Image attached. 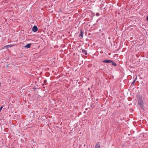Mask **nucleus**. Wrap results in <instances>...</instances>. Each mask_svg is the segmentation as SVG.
Returning a JSON list of instances; mask_svg holds the SVG:
<instances>
[{
  "mask_svg": "<svg viewBox=\"0 0 148 148\" xmlns=\"http://www.w3.org/2000/svg\"><path fill=\"white\" fill-rule=\"evenodd\" d=\"M110 63L114 66H116V64L112 60L111 61V62H110Z\"/></svg>",
  "mask_w": 148,
  "mask_h": 148,
  "instance_id": "5",
  "label": "nucleus"
},
{
  "mask_svg": "<svg viewBox=\"0 0 148 148\" xmlns=\"http://www.w3.org/2000/svg\"><path fill=\"white\" fill-rule=\"evenodd\" d=\"M137 79V77H136L135 79L134 80V81L132 82V84H134L135 83V82H136V80Z\"/></svg>",
  "mask_w": 148,
  "mask_h": 148,
  "instance_id": "9",
  "label": "nucleus"
},
{
  "mask_svg": "<svg viewBox=\"0 0 148 148\" xmlns=\"http://www.w3.org/2000/svg\"><path fill=\"white\" fill-rule=\"evenodd\" d=\"M12 46V45H8L4 46V47L5 48V47H11Z\"/></svg>",
  "mask_w": 148,
  "mask_h": 148,
  "instance_id": "8",
  "label": "nucleus"
},
{
  "mask_svg": "<svg viewBox=\"0 0 148 148\" xmlns=\"http://www.w3.org/2000/svg\"><path fill=\"white\" fill-rule=\"evenodd\" d=\"M111 60H104L102 62L104 63H110Z\"/></svg>",
  "mask_w": 148,
  "mask_h": 148,
  "instance_id": "3",
  "label": "nucleus"
},
{
  "mask_svg": "<svg viewBox=\"0 0 148 148\" xmlns=\"http://www.w3.org/2000/svg\"><path fill=\"white\" fill-rule=\"evenodd\" d=\"M3 108V106H2L0 108V111H1V110L2 109V108Z\"/></svg>",
  "mask_w": 148,
  "mask_h": 148,
  "instance_id": "11",
  "label": "nucleus"
},
{
  "mask_svg": "<svg viewBox=\"0 0 148 148\" xmlns=\"http://www.w3.org/2000/svg\"><path fill=\"white\" fill-rule=\"evenodd\" d=\"M95 148H100V146L99 143H98L96 145Z\"/></svg>",
  "mask_w": 148,
  "mask_h": 148,
  "instance_id": "6",
  "label": "nucleus"
},
{
  "mask_svg": "<svg viewBox=\"0 0 148 148\" xmlns=\"http://www.w3.org/2000/svg\"><path fill=\"white\" fill-rule=\"evenodd\" d=\"M79 36H82V37H83V32H81L80 34L79 35Z\"/></svg>",
  "mask_w": 148,
  "mask_h": 148,
  "instance_id": "10",
  "label": "nucleus"
},
{
  "mask_svg": "<svg viewBox=\"0 0 148 148\" xmlns=\"http://www.w3.org/2000/svg\"><path fill=\"white\" fill-rule=\"evenodd\" d=\"M82 51L84 53L85 55H86L87 54L86 51L85 49H82Z\"/></svg>",
  "mask_w": 148,
  "mask_h": 148,
  "instance_id": "7",
  "label": "nucleus"
},
{
  "mask_svg": "<svg viewBox=\"0 0 148 148\" xmlns=\"http://www.w3.org/2000/svg\"><path fill=\"white\" fill-rule=\"evenodd\" d=\"M147 21H148V15L147 18Z\"/></svg>",
  "mask_w": 148,
  "mask_h": 148,
  "instance_id": "12",
  "label": "nucleus"
},
{
  "mask_svg": "<svg viewBox=\"0 0 148 148\" xmlns=\"http://www.w3.org/2000/svg\"><path fill=\"white\" fill-rule=\"evenodd\" d=\"M138 103L140 105L141 108H143V102L142 99L141 97H139V99L138 100Z\"/></svg>",
  "mask_w": 148,
  "mask_h": 148,
  "instance_id": "1",
  "label": "nucleus"
},
{
  "mask_svg": "<svg viewBox=\"0 0 148 148\" xmlns=\"http://www.w3.org/2000/svg\"><path fill=\"white\" fill-rule=\"evenodd\" d=\"M38 30L37 27L36 26H34L32 29L33 31L34 32H36Z\"/></svg>",
  "mask_w": 148,
  "mask_h": 148,
  "instance_id": "2",
  "label": "nucleus"
},
{
  "mask_svg": "<svg viewBox=\"0 0 148 148\" xmlns=\"http://www.w3.org/2000/svg\"><path fill=\"white\" fill-rule=\"evenodd\" d=\"M31 43H29L25 45L24 47L27 48H30L31 47Z\"/></svg>",
  "mask_w": 148,
  "mask_h": 148,
  "instance_id": "4",
  "label": "nucleus"
}]
</instances>
